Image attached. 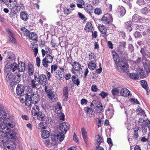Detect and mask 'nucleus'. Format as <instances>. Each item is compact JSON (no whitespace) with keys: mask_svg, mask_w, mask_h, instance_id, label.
Masks as SVG:
<instances>
[{"mask_svg":"<svg viewBox=\"0 0 150 150\" xmlns=\"http://www.w3.org/2000/svg\"><path fill=\"white\" fill-rule=\"evenodd\" d=\"M18 68L19 72H23L24 71L25 69V63L22 62H19Z\"/></svg>","mask_w":150,"mask_h":150,"instance_id":"4468645a","label":"nucleus"},{"mask_svg":"<svg viewBox=\"0 0 150 150\" xmlns=\"http://www.w3.org/2000/svg\"><path fill=\"white\" fill-rule=\"evenodd\" d=\"M57 66L56 64L53 65L51 66V73L53 72V71H55L57 69Z\"/></svg>","mask_w":150,"mask_h":150,"instance_id":"09e8293b","label":"nucleus"},{"mask_svg":"<svg viewBox=\"0 0 150 150\" xmlns=\"http://www.w3.org/2000/svg\"><path fill=\"white\" fill-rule=\"evenodd\" d=\"M142 12L143 13L146 14L150 11V9L147 7H145L142 9Z\"/></svg>","mask_w":150,"mask_h":150,"instance_id":"a18cd8bd","label":"nucleus"},{"mask_svg":"<svg viewBox=\"0 0 150 150\" xmlns=\"http://www.w3.org/2000/svg\"><path fill=\"white\" fill-rule=\"evenodd\" d=\"M13 77V76L12 74L10 73L8 74L6 77V81L7 82H9Z\"/></svg>","mask_w":150,"mask_h":150,"instance_id":"e433bc0d","label":"nucleus"},{"mask_svg":"<svg viewBox=\"0 0 150 150\" xmlns=\"http://www.w3.org/2000/svg\"><path fill=\"white\" fill-rule=\"evenodd\" d=\"M96 139L97 141L96 142L98 146H99L103 142V139L102 137L99 135H97L96 136Z\"/></svg>","mask_w":150,"mask_h":150,"instance_id":"6ab92c4d","label":"nucleus"},{"mask_svg":"<svg viewBox=\"0 0 150 150\" xmlns=\"http://www.w3.org/2000/svg\"><path fill=\"white\" fill-rule=\"evenodd\" d=\"M65 124V123L64 122L63 123L62 125H61L60 126L61 130L62 131H64L66 132V127L64 125Z\"/></svg>","mask_w":150,"mask_h":150,"instance_id":"bf43d9fd","label":"nucleus"},{"mask_svg":"<svg viewBox=\"0 0 150 150\" xmlns=\"http://www.w3.org/2000/svg\"><path fill=\"white\" fill-rule=\"evenodd\" d=\"M34 71V68L33 65L32 64L28 65V74L30 76L32 75Z\"/></svg>","mask_w":150,"mask_h":150,"instance_id":"b1692460","label":"nucleus"},{"mask_svg":"<svg viewBox=\"0 0 150 150\" xmlns=\"http://www.w3.org/2000/svg\"><path fill=\"white\" fill-rule=\"evenodd\" d=\"M50 135L49 132L47 130H44L41 135L43 139L48 138Z\"/></svg>","mask_w":150,"mask_h":150,"instance_id":"393cba45","label":"nucleus"},{"mask_svg":"<svg viewBox=\"0 0 150 150\" xmlns=\"http://www.w3.org/2000/svg\"><path fill=\"white\" fill-rule=\"evenodd\" d=\"M99 95L101 96L103 98H105L108 95V94L103 91H102Z\"/></svg>","mask_w":150,"mask_h":150,"instance_id":"e2e57ef3","label":"nucleus"},{"mask_svg":"<svg viewBox=\"0 0 150 150\" xmlns=\"http://www.w3.org/2000/svg\"><path fill=\"white\" fill-rule=\"evenodd\" d=\"M36 81L35 79L31 80L28 87H31L33 88H36L37 86L38 85V83H35Z\"/></svg>","mask_w":150,"mask_h":150,"instance_id":"412c9836","label":"nucleus"},{"mask_svg":"<svg viewBox=\"0 0 150 150\" xmlns=\"http://www.w3.org/2000/svg\"><path fill=\"white\" fill-rule=\"evenodd\" d=\"M16 2L12 3V4H7V6L9 8L12 10L15 8H16Z\"/></svg>","mask_w":150,"mask_h":150,"instance_id":"58836bf2","label":"nucleus"},{"mask_svg":"<svg viewBox=\"0 0 150 150\" xmlns=\"http://www.w3.org/2000/svg\"><path fill=\"white\" fill-rule=\"evenodd\" d=\"M55 76L57 78L62 79L64 78V72H62L59 70H57L55 73Z\"/></svg>","mask_w":150,"mask_h":150,"instance_id":"9b49d317","label":"nucleus"},{"mask_svg":"<svg viewBox=\"0 0 150 150\" xmlns=\"http://www.w3.org/2000/svg\"><path fill=\"white\" fill-rule=\"evenodd\" d=\"M62 108V107L61 103L59 102H58L55 107V112L57 114H59L61 112Z\"/></svg>","mask_w":150,"mask_h":150,"instance_id":"ddd939ff","label":"nucleus"},{"mask_svg":"<svg viewBox=\"0 0 150 150\" xmlns=\"http://www.w3.org/2000/svg\"><path fill=\"white\" fill-rule=\"evenodd\" d=\"M129 77L131 79H138L139 77L138 75L137 74L133 73L130 74Z\"/></svg>","mask_w":150,"mask_h":150,"instance_id":"79ce46f5","label":"nucleus"},{"mask_svg":"<svg viewBox=\"0 0 150 150\" xmlns=\"http://www.w3.org/2000/svg\"><path fill=\"white\" fill-rule=\"evenodd\" d=\"M52 101L55 102L56 101L58 98L54 95V93L52 92L50 93H49L47 96Z\"/></svg>","mask_w":150,"mask_h":150,"instance_id":"a211bd4d","label":"nucleus"},{"mask_svg":"<svg viewBox=\"0 0 150 150\" xmlns=\"http://www.w3.org/2000/svg\"><path fill=\"white\" fill-rule=\"evenodd\" d=\"M94 13L96 14L100 15L102 11L100 8H96L95 9Z\"/></svg>","mask_w":150,"mask_h":150,"instance_id":"3c124183","label":"nucleus"},{"mask_svg":"<svg viewBox=\"0 0 150 150\" xmlns=\"http://www.w3.org/2000/svg\"><path fill=\"white\" fill-rule=\"evenodd\" d=\"M98 29L103 34H105L107 33L106 28L103 25H100L98 26Z\"/></svg>","mask_w":150,"mask_h":150,"instance_id":"a878e982","label":"nucleus"},{"mask_svg":"<svg viewBox=\"0 0 150 150\" xmlns=\"http://www.w3.org/2000/svg\"><path fill=\"white\" fill-rule=\"evenodd\" d=\"M145 2L144 0H137V3L140 6L144 4Z\"/></svg>","mask_w":150,"mask_h":150,"instance_id":"69168bd1","label":"nucleus"},{"mask_svg":"<svg viewBox=\"0 0 150 150\" xmlns=\"http://www.w3.org/2000/svg\"><path fill=\"white\" fill-rule=\"evenodd\" d=\"M28 14L25 11H23L20 13L21 18L24 21H26L28 19Z\"/></svg>","mask_w":150,"mask_h":150,"instance_id":"dca6fc26","label":"nucleus"},{"mask_svg":"<svg viewBox=\"0 0 150 150\" xmlns=\"http://www.w3.org/2000/svg\"><path fill=\"white\" fill-rule=\"evenodd\" d=\"M36 61L37 66L38 67H39L40 63V59L39 57H36Z\"/></svg>","mask_w":150,"mask_h":150,"instance_id":"052dcab7","label":"nucleus"},{"mask_svg":"<svg viewBox=\"0 0 150 150\" xmlns=\"http://www.w3.org/2000/svg\"><path fill=\"white\" fill-rule=\"evenodd\" d=\"M19 7L20 8V11L21 10H23L25 9V7L23 6V5L22 4H18L16 6V9L18 8Z\"/></svg>","mask_w":150,"mask_h":150,"instance_id":"8fccbe9b","label":"nucleus"},{"mask_svg":"<svg viewBox=\"0 0 150 150\" xmlns=\"http://www.w3.org/2000/svg\"><path fill=\"white\" fill-rule=\"evenodd\" d=\"M74 64H72L73 68L76 71L79 70L81 68V65L79 63L74 62Z\"/></svg>","mask_w":150,"mask_h":150,"instance_id":"bb28decb","label":"nucleus"},{"mask_svg":"<svg viewBox=\"0 0 150 150\" xmlns=\"http://www.w3.org/2000/svg\"><path fill=\"white\" fill-rule=\"evenodd\" d=\"M64 136L63 133L59 132L57 134L55 137L56 138L59 139L60 142H62L64 139Z\"/></svg>","mask_w":150,"mask_h":150,"instance_id":"4be33fe9","label":"nucleus"},{"mask_svg":"<svg viewBox=\"0 0 150 150\" xmlns=\"http://www.w3.org/2000/svg\"><path fill=\"white\" fill-rule=\"evenodd\" d=\"M141 17L138 15H134L132 17V21L135 22H138L141 20Z\"/></svg>","mask_w":150,"mask_h":150,"instance_id":"c85d7f7f","label":"nucleus"},{"mask_svg":"<svg viewBox=\"0 0 150 150\" xmlns=\"http://www.w3.org/2000/svg\"><path fill=\"white\" fill-rule=\"evenodd\" d=\"M145 121L143 118H140L139 119V123L140 125L142 126V128H143L144 126H146V125H145Z\"/></svg>","mask_w":150,"mask_h":150,"instance_id":"4c0bfd02","label":"nucleus"},{"mask_svg":"<svg viewBox=\"0 0 150 150\" xmlns=\"http://www.w3.org/2000/svg\"><path fill=\"white\" fill-rule=\"evenodd\" d=\"M37 118L39 120L42 121H45L46 119V117L45 115L40 112L38 114Z\"/></svg>","mask_w":150,"mask_h":150,"instance_id":"5701e85b","label":"nucleus"},{"mask_svg":"<svg viewBox=\"0 0 150 150\" xmlns=\"http://www.w3.org/2000/svg\"><path fill=\"white\" fill-rule=\"evenodd\" d=\"M28 95H25V96H24V97L22 96H20V99L21 101L22 102L25 101V104L26 105L29 107H30L33 106V101L31 99H29L28 98Z\"/></svg>","mask_w":150,"mask_h":150,"instance_id":"39448f33","label":"nucleus"},{"mask_svg":"<svg viewBox=\"0 0 150 150\" xmlns=\"http://www.w3.org/2000/svg\"><path fill=\"white\" fill-rule=\"evenodd\" d=\"M81 132L82 137L84 141L86 142H87V133L85 129L83 127L81 128Z\"/></svg>","mask_w":150,"mask_h":150,"instance_id":"c756f323","label":"nucleus"},{"mask_svg":"<svg viewBox=\"0 0 150 150\" xmlns=\"http://www.w3.org/2000/svg\"><path fill=\"white\" fill-rule=\"evenodd\" d=\"M0 131L2 133L6 134L8 136H10V137H12L13 135V133L12 132L10 131V129L7 126L3 129L1 126H0Z\"/></svg>","mask_w":150,"mask_h":150,"instance_id":"423d86ee","label":"nucleus"},{"mask_svg":"<svg viewBox=\"0 0 150 150\" xmlns=\"http://www.w3.org/2000/svg\"><path fill=\"white\" fill-rule=\"evenodd\" d=\"M131 24L132 23L130 21H129L125 23V25L126 26V28L129 30V31H130L132 30L131 27Z\"/></svg>","mask_w":150,"mask_h":150,"instance_id":"a19ab883","label":"nucleus"},{"mask_svg":"<svg viewBox=\"0 0 150 150\" xmlns=\"http://www.w3.org/2000/svg\"><path fill=\"white\" fill-rule=\"evenodd\" d=\"M91 90L94 92H96L98 91L97 86L95 85H93L91 87Z\"/></svg>","mask_w":150,"mask_h":150,"instance_id":"6e6d98bb","label":"nucleus"},{"mask_svg":"<svg viewBox=\"0 0 150 150\" xmlns=\"http://www.w3.org/2000/svg\"><path fill=\"white\" fill-rule=\"evenodd\" d=\"M142 86L144 89L146 90L148 89V85L146 81L144 80H142L140 81Z\"/></svg>","mask_w":150,"mask_h":150,"instance_id":"ea45409f","label":"nucleus"},{"mask_svg":"<svg viewBox=\"0 0 150 150\" xmlns=\"http://www.w3.org/2000/svg\"><path fill=\"white\" fill-rule=\"evenodd\" d=\"M8 32L9 36V38L10 41H11L13 43H16V40L13 36V33L9 29H8Z\"/></svg>","mask_w":150,"mask_h":150,"instance_id":"7c9ffc66","label":"nucleus"},{"mask_svg":"<svg viewBox=\"0 0 150 150\" xmlns=\"http://www.w3.org/2000/svg\"><path fill=\"white\" fill-rule=\"evenodd\" d=\"M71 79L73 83L74 84H76L77 86L79 85L80 81L78 79L76 78V76L74 75L72 76L71 77Z\"/></svg>","mask_w":150,"mask_h":150,"instance_id":"cd10ccee","label":"nucleus"},{"mask_svg":"<svg viewBox=\"0 0 150 150\" xmlns=\"http://www.w3.org/2000/svg\"><path fill=\"white\" fill-rule=\"evenodd\" d=\"M28 98L29 99H31V100L33 101V104H34V105L37 104L40 100L39 97L38 95L37 94H34V93L31 96L28 95Z\"/></svg>","mask_w":150,"mask_h":150,"instance_id":"6e6552de","label":"nucleus"},{"mask_svg":"<svg viewBox=\"0 0 150 150\" xmlns=\"http://www.w3.org/2000/svg\"><path fill=\"white\" fill-rule=\"evenodd\" d=\"M96 109V111L99 113H100L102 112V111L103 110V107H96L95 108Z\"/></svg>","mask_w":150,"mask_h":150,"instance_id":"13d9d810","label":"nucleus"},{"mask_svg":"<svg viewBox=\"0 0 150 150\" xmlns=\"http://www.w3.org/2000/svg\"><path fill=\"white\" fill-rule=\"evenodd\" d=\"M139 75L142 78H144L146 77V75L145 74L144 71L142 69L140 70V71L139 72Z\"/></svg>","mask_w":150,"mask_h":150,"instance_id":"c03bdc74","label":"nucleus"},{"mask_svg":"<svg viewBox=\"0 0 150 150\" xmlns=\"http://www.w3.org/2000/svg\"><path fill=\"white\" fill-rule=\"evenodd\" d=\"M30 47L31 49L33 50L34 55L35 57H36L38 52V45L35 44V43L33 42L31 45Z\"/></svg>","mask_w":150,"mask_h":150,"instance_id":"2eb2a0df","label":"nucleus"},{"mask_svg":"<svg viewBox=\"0 0 150 150\" xmlns=\"http://www.w3.org/2000/svg\"><path fill=\"white\" fill-rule=\"evenodd\" d=\"M16 91L17 94L20 95V96L22 97H24L28 94L26 92H25L24 87L23 85L18 84L16 87Z\"/></svg>","mask_w":150,"mask_h":150,"instance_id":"20e7f679","label":"nucleus"},{"mask_svg":"<svg viewBox=\"0 0 150 150\" xmlns=\"http://www.w3.org/2000/svg\"><path fill=\"white\" fill-rule=\"evenodd\" d=\"M93 8L91 5L90 4H88L86 6L85 9L88 13H90Z\"/></svg>","mask_w":150,"mask_h":150,"instance_id":"2f4dec72","label":"nucleus"},{"mask_svg":"<svg viewBox=\"0 0 150 150\" xmlns=\"http://www.w3.org/2000/svg\"><path fill=\"white\" fill-rule=\"evenodd\" d=\"M87 100L85 99H82L81 100V104L82 105L86 104L87 103Z\"/></svg>","mask_w":150,"mask_h":150,"instance_id":"774afa93","label":"nucleus"},{"mask_svg":"<svg viewBox=\"0 0 150 150\" xmlns=\"http://www.w3.org/2000/svg\"><path fill=\"white\" fill-rule=\"evenodd\" d=\"M117 69L121 72L125 71L128 67V65L126 62L123 61H119L118 62L117 66Z\"/></svg>","mask_w":150,"mask_h":150,"instance_id":"f03ea898","label":"nucleus"},{"mask_svg":"<svg viewBox=\"0 0 150 150\" xmlns=\"http://www.w3.org/2000/svg\"><path fill=\"white\" fill-rule=\"evenodd\" d=\"M30 39L33 40H36L37 38V35L34 33H31L29 37Z\"/></svg>","mask_w":150,"mask_h":150,"instance_id":"c9c22d12","label":"nucleus"},{"mask_svg":"<svg viewBox=\"0 0 150 150\" xmlns=\"http://www.w3.org/2000/svg\"><path fill=\"white\" fill-rule=\"evenodd\" d=\"M89 59L93 62V59H95V56L94 55V53L93 52H91L89 54Z\"/></svg>","mask_w":150,"mask_h":150,"instance_id":"de8ad7c7","label":"nucleus"},{"mask_svg":"<svg viewBox=\"0 0 150 150\" xmlns=\"http://www.w3.org/2000/svg\"><path fill=\"white\" fill-rule=\"evenodd\" d=\"M18 65L16 63L14 62L8 66L7 68L9 71H12L14 72L18 68Z\"/></svg>","mask_w":150,"mask_h":150,"instance_id":"1a4fd4ad","label":"nucleus"},{"mask_svg":"<svg viewBox=\"0 0 150 150\" xmlns=\"http://www.w3.org/2000/svg\"><path fill=\"white\" fill-rule=\"evenodd\" d=\"M144 68L146 72H149L150 71V64L145 65Z\"/></svg>","mask_w":150,"mask_h":150,"instance_id":"603ef678","label":"nucleus"},{"mask_svg":"<svg viewBox=\"0 0 150 150\" xmlns=\"http://www.w3.org/2000/svg\"><path fill=\"white\" fill-rule=\"evenodd\" d=\"M119 92V91L117 88H114L112 90V93L113 95H117Z\"/></svg>","mask_w":150,"mask_h":150,"instance_id":"49530a36","label":"nucleus"},{"mask_svg":"<svg viewBox=\"0 0 150 150\" xmlns=\"http://www.w3.org/2000/svg\"><path fill=\"white\" fill-rule=\"evenodd\" d=\"M78 14L79 15V18H80L82 20H85L86 18L81 13L78 12Z\"/></svg>","mask_w":150,"mask_h":150,"instance_id":"0e129e2a","label":"nucleus"},{"mask_svg":"<svg viewBox=\"0 0 150 150\" xmlns=\"http://www.w3.org/2000/svg\"><path fill=\"white\" fill-rule=\"evenodd\" d=\"M139 137V134L138 133H133V137L135 140H137Z\"/></svg>","mask_w":150,"mask_h":150,"instance_id":"680f3d73","label":"nucleus"},{"mask_svg":"<svg viewBox=\"0 0 150 150\" xmlns=\"http://www.w3.org/2000/svg\"><path fill=\"white\" fill-rule=\"evenodd\" d=\"M118 12L119 13L121 16H124L125 13L126 11L123 6L120 7L118 9Z\"/></svg>","mask_w":150,"mask_h":150,"instance_id":"72a5a7b5","label":"nucleus"},{"mask_svg":"<svg viewBox=\"0 0 150 150\" xmlns=\"http://www.w3.org/2000/svg\"><path fill=\"white\" fill-rule=\"evenodd\" d=\"M21 74L19 73L17 74H16L15 79H17V81L18 82H20L21 81Z\"/></svg>","mask_w":150,"mask_h":150,"instance_id":"864d4df0","label":"nucleus"},{"mask_svg":"<svg viewBox=\"0 0 150 150\" xmlns=\"http://www.w3.org/2000/svg\"><path fill=\"white\" fill-rule=\"evenodd\" d=\"M34 79L42 85H45L46 84L47 79L45 75L40 74L38 73L34 74Z\"/></svg>","mask_w":150,"mask_h":150,"instance_id":"f257e3e1","label":"nucleus"},{"mask_svg":"<svg viewBox=\"0 0 150 150\" xmlns=\"http://www.w3.org/2000/svg\"><path fill=\"white\" fill-rule=\"evenodd\" d=\"M120 94L122 95L124 97H127L129 96L130 92L129 90L126 88H123L122 89L120 92Z\"/></svg>","mask_w":150,"mask_h":150,"instance_id":"f8f14e48","label":"nucleus"},{"mask_svg":"<svg viewBox=\"0 0 150 150\" xmlns=\"http://www.w3.org/2000/svg\"><path fill=\"white\" fill-rule=\"evenodd\" d=\"M7 54V56L5 59L6 62L11 63L15 60L16 59L15 55L12 52H8Z\"/></svg>","mask_w":150,"mask_h":150,"instance_id":"0eeeda50","label":"nucleus"},{"mask_svg":"<svg viewBox=\"0 0 150 150\" xmlns=\"http://www.w3.org/2000/svg\"><path fill=\"white\" fill-rule=\"evenodd\" d=\"M73 139L76 142L79 143V140L78 139L77 137L75 132L74 133V135L73 137Z\"/></svg>","mask_w":150,"mask_h":150,"instance_id":"4d7b16f0","label":"nucleus"},{"mask_svg":"<svg viewBox=\"0 0 150 150\" xmlns=\"http://www.w3.org/2000/svg\"><path fill=\"white\" fill-rule=\"evenodd\" d=\"M47 127V124L45 122H41L39 125L38 129L40 130H42L46 128Z\"/></svg>","mask_w":150,"mask_h":150,"instance_id":"f3484780","label":"nucleus"},{"mask_svg":"<svg viewBox=\"0 0 150 150\" xmlns=\"http://www.w3.org/2000/svg\"><path fill=\"white\" fill-rule=\"evenodd\" d=\"M93 28L92 24L91 23L88 22L86 24L85 28V30L87 32H89Z\"/></svg>","mask_w":150,"mask_h":150,"instance_id":"aec40b11","label":"nucleus"},{"mask_svg":"<svg viewBox=\"0 0 150 150\" xmlns=\"http://www.w3.org/2000/svg\"><path fill=\"white\" fill-rule=\"evenodd\" d=\"M6 117V113L5 111L3 108L0 106V121L2 119H4Z\"/></svg>","mask_w":150,"mask_h":150,"instance_id":"9d476101","label":"nucleus"},{"mask_svg":"<svg viewBox=\"0 0 150 150\" xmlns=\"http://www.w3.org/2000/svg\"><path fill=\"white\" fill-rule=\"evenodd\" d=\"M51 138V139L50 140V142H51L52 144L53 145H55L56 144V138L54 136H52Z\"/></svg>","mask_w":150,"mask_h":150,"instance_id":"37998d69","label":"nucleus"},{"mask_svg":"<svg viewBox=\"0 0 150 150\" xmlns=\"http://www.w3.org/2000/svg\"><path fill=\"white\" fill-rule=\"evenodd\" d=\"M88 68L92 70H93L96 69V65L91 61L88 63Z\"/></svg>","mask_w":150,"mask_h":150,"instance_id":"473e14b6","label":"nucleus"},{"mask_svg":"<svg viewBox=\"0 0 150 150\" xmlns=\"http://www.w3.org/2000/svg\"><path fill=\"white\" fill-rule=\"evenodd\" d=\"M84 110L88 114L91 115H93V110L91 108L88 107H85L84 108Z\"/></svg>","mask_w":150,"mask_h":150,"instance_id":"f704fd0d","label":"nucleus"},{"mask_svg":"<svg viewBox=\"0 0 150 150\" xmlns=\"http://www.w3.org/2000/svg\"><path fill=\"white\" fill-rule=\"evenodd\" d=\"M53 58L52 56L49 54H47L45 58L42 61V64L44 67L47 68L48 67L49 63L52 62Z\"/></svg>","mask_w":150,"mask_h":150,"instance_id":"7ed1b4c3","label":"nucleus"},{"mask_svg":"<svg viewBox=\"0 0 150 150\" xmlns=\"http://www.w3.org/2000/svg\"><path fill=\"white\" fill-rule=\"evenodd\" d=\"M110 18L109 20H107L106 21H105L104 23L107 25H109L110 24V21L112 22V18L111 17V16H110Z\"/></svg>","mask_w":150,"mask_h":150,"instance_id":"5fc2aeb1","label":"nucleus"},{"mask_svg":"<svg viewBox=\"0 0 150 150\" xmlns=\"http://www.w3.org/2000/svg\"><path fill=\"white\" fill-rule=\"evenodd\" d=\"M92 33L93 38H96L97 36V32L96 31H95L93 32L92 31Z\"/></svg>","mask_w":150,"mask_h":150,"instance_id":"338daca9","label":"nucleus"}]
</instances>
